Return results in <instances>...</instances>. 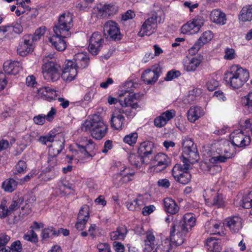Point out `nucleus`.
<instances>
[{"label": "nucleus", "mask_w": 252, "mask_h": 252, "mask_svg": "<svg viewBox=\"0 0 252 252\" xmlns=\"http://www.w3.org/2000/svg\"><path fill=\"white\" fill-rule=\"evenodd\" d=\"M97 248L98 252H111L110 246L106 243L98 244Z\"/></svg>", "instance_id": "nucleus-64"}, {"label": "nucleus", "mask_w": 252, "mask_h": 252, "mask_svg": "<svg viewBox=\"0 0 252 252\" xmlns=\"http://www.w3.org/2000/svg\"><path fill=\"white\" fill-rule=\"evenodd\" d=\"M221 222L215 220H211L206 222L205 229L210 234H220Z\"/></svg>", "instance_id": "nucleus-34"}, {"label": "nucleus", "mask_w": 252, "mask_h": 252, "mask_svg": "<svg viewBox=\"0 0 252 252\" xmlns=\"http://www.w3.org/2000/svg\"><path fill=\"white\" fill-rule=\"evenodd\" d=\"M88 220V219H82V216H79V218H77V221L75 224L76 229L79 231L83 230L85 228Z\"/></svg>", "instance_id": "nucleus-58"}, {"label": "nucleus", "mask_w": 252, "mask_h": 252, "mask_svg": "<svg viewBox=\"0 0 252 252\" xmlns=\"http://www.w3.org/2000/svg\"><path fill=\"white\" fill-rule=\"evenodd\" d=\"M72 155L71 156L66 155V158L68 159V162H71V160L75 159L81 160L83 162L88 161L87 156H89L86 150L85 149L84 146H81L78 144H76V148L71 150Z\"/></svg>", "instance_id": "nucleus-15"}, {"label": "nucleus", "mask_w": 252, "mask_h": 252, "mask_svg": "<svg viewBox=\"0 0 252 252\" xmlns=\"http://www.w3.org/2000/svg\"><path fill=\"white\" fill-rule=\"evenodd\" d=\"M53 36L49 38V41L52 45L58 51H63L66 47V42L63 38L66 37H63L60 35Z\"/></svg>", "instance_id": "nucleus-35"}, {"label": "nucleus", "mask_w": 252, "mask_h": 252, "mask_svg": "<svg viewBox=\"0 0 252 252\" xmlns=\"http://www.w3.org/2000/svg\"><path fill=\"white\" fill-rule=\"evenodd\" d=\"M56 230L52 226L48 227L42 229L41 233L42 241H47L52 239L54 236H57Z\"/></svg>", "instance_id": "nucleus-41"}, {"label": "nucleus", "mask_w": 252, "mask_h": 252, "mask_svg": "<svg viewBox=\"0 0 252 252\" xmlns=\"http://www.w3.org/2000/svg\"><path fill=\"white\" fill-rule=\"evenodd\" d=\"M213 34L210 31L203 32L198 40L189 50V54L195 55L200 48L205 44L209 42L213 38Z\"/></svg>", "instance_id": "nucleus-17"}, {"label": "nucleus", "mask_w": 252, "mask_h": 252, "mask_svg": "<svg viewBox=\"0 0 252 252\" xmlns=\"http://www.w3.org/2000/svg\"><path fill=\"white\" fill-rule=\"evenodd\" d=\"M161 73V68L159 64L153 65L152 69L146 70L142 75L144 82L148 85H153L158 80Z\"/></svg>", "instance_id": "nucleus-10"}, {"label": "nucleus", "mask_w": 252, "mask_h": 252, "mask_svg": "<svg viewBox=\"0 0 252 252\" xmlns=\"http://www.w3.org/2000/svg\"><path fill=\"white\" fill-rule=\"evenodd\" d=\"M225 55L224 58L227 60H231L235 59L236 54L234 49L232 48H227L225 49Z\"/></svg>", "instance_id": "nucleus-60"}, {"label": "nucleus", "mask_w": 252, "mask_h": 252, "mask_svg": "<svg viewBox=\"0 0 252 252\" xmlns=\"http://www.w3.org/2000/svg\"><path fill=\"white\" fill-rule=\"evenodd\" d=\"M125 119L124 116L116 110L111 116V126L117 130H121L125 126Z\"/></svg>", "instance_id": "nucleus-24"}, {"label": "nucleus", "mask_w": 252, "mask_h": 252, "mask_svg": "<svg viewBox=\"0 0 252 252\" xmlns=\"http://www.w3.org/2000/svg\"><path fill=\"white\" fill-rule=\"evenodd\" d=\"M196 219L191 214H185L180 220H175L172 223L173 232L175 230L188 233L195 225Z\"/></svg>", "instance_id": "nucleus-5"}, {"label": "nucleus", "mask_w": 252, "mask_h": 252, "mask_svg": "<svg viewBox=\"0 0 252 252\" xmlns=\"http://www.w3.org/2000/svg\"><path fill=\"white\" fill-rule=\"evenodd\" d=\"M192 148L188 147H183V162L185 163V160H187L190 163L193 164L198 161L199 159V154L196 148V152H195V155L196 157H193L191 153L192 152Z\"/></svg>", "instance_id": "nucleus-31"}, {"label": "nucleus", "mask_w": 252, "mask_h": 252, "mask_svg": "<svg viewBox=\"0 0 252 252\" xmlns=\"http://www.w3.org/2000/svg\"><path fill=\"white\" fill-rule=\"evenodd\" d=\"M80 215L82 217V219H89L90 217L89 206L87 205H83L79 210L78 218L80 216Z\"/></svg>", "instance_id": "nucleus-57"}, {"label": "nucleus", "mask_w": 252, "mask_h": 252, "mask_svg": "<svg viewBox=\"0 0 252 252\" xmlns=\"http://www.w3.org/2000/svg\"><path fill=\"white\" fill-rule=\"evenodd\" d=\"M201 63V61L200 59L195 58L188 59L185 61L184 67L188 71H193L196 69Z\"/></svg>", "instance_id": "nucleus-38"}, {"label": "nucleus", "mask_w": 252, "mask_h": 252, "mask_svg": "<svg viewBox=\"0 0 252 252\" xmlns=\"http://www.w3.org/2000/svg\"><path fill=\"white\" fill-rule=\"evenodd\" d=\"M239 18L245 22L252 20V4L242 8Z\"/></svg>", "instance_id": "nucleus-42"}, {"label": "nucleus", "mask_w": 252, "mask_h": 252, "mask_svg": "<svg viewBox=\"0 0 252 252\" xmlns=\"http://www.w3.org/2000/svg\"><path fill=\"white\" fill-rule=\"evenodd\" d=\"M154 160L157 162L155 165V170L157 172L161 171L170 164L169 158L163 153H158L154 157Z\"/></svg>", "instance_id": "nucleus-20"}, {"label": "nucleus", "mask_w": 252, "mask_h": 252, "mask_svg": "<svg viewBox=\"0 0 252 252\" xmlns=\"http://www.w3.org/2000/svg\"><path fill=\"white\" fill-rule=\"evenodd\" d=\"M158 16L156 12H152L150 17L142 25L139 32L140 36L150 35L156 31Z\"/></svg>", "instance_id": "nucleus-8"}, {"label": "nucleus", "mask_w": 252, "mask_h": 252, "mask_svg": "<svg viewBox=\"0 0 252 252\" xmlns=\"http://www.w3.org/2000/svg\"><path fill=\"white\" fill-rule=\"evenodd\" d=\"M73 61H74L78 70L85 68L88 66L89 58L83 53H79L74 56Z\"/></svg>", "instance_id": "nucleus-30"}, {"label": "nucleus", "mask_w": 252, "mask_h": 252, "mask_svg": "<svg viewBox=\"0 0 252 252\" xmlns=\"http://www.w3.org/2000/svg\"><path fill=\"white\" fill-rule=\"evenodd\" d=\"M175 246L170 240L165 239L162 242L160 246L157 248V250L160 252H173V249Z\"/></svg>", "instance_id": "nucleus-44"}, {"label": "nucleus", "mask_w": 252, "mask_h": 252, "mask_svg": "<svg viewBox=\"0 0 252 252\" xmlns=\"http://www.w3.org/2000/svg\"><path fill=\"white\" fill-rule=\"evenodd\" d=\"M206 246L210 252H220L221 250L220 240L212 237L207 239Z\"/></svg>", "instance_id": "nucleus-37"}, {"label": "nucleus", "mask_w": 252, "mask_h": 252, "mask_svg": "<svg viewBox=\"0 0 252 252\" xmlns=\"http://www.w3.org/2000/svg\"><path fill=\"white\" fill-rule=\"evenodd\" d=\"M81 128L84 131H90L92 137L97 140H100L105 136L107 129L101 117L96 114L93 115L90 120L85 122Z\"/></svg>", "instance_id": "nucleus-1"}, {"label": "nucleus", "mask_w": 252, "mask_h": 252, "mask_svg": "<svg viewBox=\"0 0 252 252\" xmlns=\"http://www.w3.org/2000/svg\"><path fill=\"white\" fill-rule=\"evenodd\" d=\"M224 224L232 233H237L242 228V219L237 216L229 217L224 220Z\"/></svg>", "instance_id": "nucleus-16"}, {"label": "nucleus", "mask_w": 252, "mask_h": 252, "mask_svg": "<svg viewBox=\"0 0 252 252\" xmlns=\"http://www.w3.org/2000/svg\"><path fill=\"white\" fill-rule=\"evenodd\" d=\"M24 202V198L23 197H15L14 200L12 202L11 205L9 207V211L11 213L14 210L17 209Z\"/></svg>", "instance_id": "nucleus-52"}, {"label": "nucleus", "mask_w": 252, "mask_h": 252, "mask_svg": "<svg viewBox=\"0 0 252 252\" xmlns=\"http://www.w3.org/2000/svg\"><path fill=\"white\" fill-rule=\"evenodd\" d=\"M204 20L201 17H196L184 25L181 28L183 33L194 34L198 32L203 25Z\"/></svg>", "instance_id": "nucleus-11"}, {"label": "nucleus", "mask_w": 252, "mask_h": 252, "mask_svg": "<svg viewBox=\"0 0 252 252\" xmlns=\"http://www.w3.org/2000/svg\"><path fill=\"white\" fill-rule=\"evenodd\" d=\"M64 140L63 139L62 140L55 142L53 144L54 148L49 149V157H54L56 158V157L58 155L64 148Z\"/></svg>", "instance_id": "nucleus-40"}, {"label": "nucleus", "mask_w": 252, "mask_h": 252, "mask_svg": "<svg viewBox=\"0 0 252 252\" xmlns=\"http://www.w3.org/2000/svg\"><path fill=\"white\" fill-rule=\"evenodd\" d=\"M130 163L137 168H140L143 164H148V160L139 154H131L128 157Z\"/></svg>", "instance_id": "nucleus-36"}, {"label": "nucleus", "mask_w": 252, "mask_h": 252, "mask_svg": "<svg viewBox=\"0 0 252 252\" xmlns=\"http://www.w3.org/2000/svg\"><path fill=\"white\" fill-rule=\"evenodd\" d=\"M210 19L213 22L220 25L225 24L227 21L225 14L218 9H215L211 12Z\"/></svg>", "instance_id": "nucleus-32"}, {"label": "nucleus", "mask_w": 252, "mask_h": 252, "mask_svg": "<svg viewBox=\"0 0 252 252\" xmlns=\"http://www.w3.org/2000/svg\"><path fill=\"white\" fill-rule=\"evenodd\" d=\"M137 137L138 135L136 132L132 133L125 136L124 141L129 145H132L136 143Z\"/></svg>", "instance_id": "nucleus-55"}, {"label": "nucleus", "mask_w": 252, "mask_h": 252, "mask_svg": "<svg viewBox=\"0 0 252 252\" xmlns=\"http://www.w3.org/2000/svg\"><path fill=\"white\" fill-rule=\"evenodd\" d=\"M229 158L224 156L219 155L218 156L212 157L210 159V161L212 163H216L218 162H224Z\"/></svg>", "instance_id": "nucleus-63"}, {"label": "nucleus", "mask_w": 252, "mask_h": 252, "mask_svg": "<svg viewBox=\"0 0 252 252\" xmlns=\"http://www.w3.org/2000/svg\"><path fill=\"white\" fill-rule=\"evenodd\" d=\"M203 196L206 202L217 207L224 206V202L221 194L218 193L216 190L212 189H205Z\"/></svg>", "instance_id": "nucleus-9"}, {"label": "nucleus", "mask_w": 252, "mask_h": 252, "mask_svg": "<svg viewBox=\"0 0 252 252\" xmlns=\"http://www.w3.org/2000/svg\"><path fill=\"white\" fill-rule=\"evenodd\" d=\"M17 182L13 179L10 178L4 181L2 184V188L5 191L12 192L17 187Z\"/></svg>", "instance_id": "nucleus-43"}, {"label": "nucleus", "mask_w": 252, "mask_h": 252, "mask_svg": "<svg viewBox=\"0 0 252 252\" xmlns=\"http://www.w3.org/2000/svg\"><path fill=\"white\" fill-rule=\"evenodd\" d=\"M84 147L86 152L89 155V156H87V158H88V160L90 161L92 159V158L96 154L95 145L92 140H89L88 141L87 143Z\"/></svg>", "instance_id": "nucleus-47"}, {"label": "nucleus", "mask_w": 252, "mask_h": 252, "mask_svg": "<svg viewBox=\"0 0 252 252\" xmlns=\"http://www.w3.org/2000/svg\"><path fill=\"white\" fill-rule=\"evenodd\" d=\"M3 70L7 74L15 75L22 70V65L18 61H7L3 63Z\"/></svg>", "instance_id": "nucleus-23"}, {"label": "nucleus", "mask_w": 252, "mask_h": 252, "mask_svg": "<svg viewBox=\"0 0 252 252\" xmlns=\"http://www.w3.org/2000/svg\"><path fill=\"white\" fill-rule=\"evenodd\" d=\"M78 70L75 63L72 60L66 61L64 64L63 73L66 80L69 81L73 80L78 73Z\"/></svg>", "instance_id": "nucleus-18"}, {"label": "nucleus", "mask_w": 252, "mask_h": 252, "mask_svg": "<svg viewBox=\"0 0 252 252\" xmlns=\"http://www.w3.org/2000/svg\"><path fill=\"white\" fill-rule=\"evenodd\" d=\"M206 87L209 91H214L218 86V82L214 78H209L206 82Z\"/></svg>", "instance_id": "nucleus-59"}, {"label": "nucleus", "mask_w": 252, "mask_h": 252, "mask_svg": "<svg viewBox=\"0 0 252 252\" xmlns=\"http://www.w3.org/2000/svg\"><path fill=\"white\" fill-rule=\"evenodd\" d=\"M182 146L183 147H188L192 148V152L191 153V155L192 154V156L195 158L196 157L195 155V152H196V146L194 145V142L192 140L189 138L186 137L185 138L182 142Z\"/></svg>", "instance_id": "nucleus-54"}, {"label": "nucleus", "mask_w": 252, "mask_h": 252, "mask_svg": "<svg viewBox=\"0 0 252 252\" xmlns=\"http://www.w3.org/2000/svg\"><path fill=\"white\" fill-rule=\"evenodd\" d=\"M224 80L233 89H239L248 80L249 72L247 69L236 67V70L227 71L224 74Z\"/></svg>", "instance_id": "nucleus-2"}, {"label": "nucleus", "mask_w": 252, "mask_h": 252, "mask_svg": "<svg viewBox=\"0 0 252 252\" xmlns=\"http://www.w3.org/2000/svg\"><path fill=\"white\" fill-rule=\"evenodd\" d=\"M6 31L8 33H12L14 32L15 33H20L23 31L22 26L19 23H13L12 25H7L5 28Z\"/></svg>", "instance_id": "nucleus-48"}, {"label": "nucleus", "mask_w": 252, "mask_h": 252, "mask_svg": "<svg viewBox=\"0 0 252 252\" xmlns=\"http://www.w3.org/2000/svg\"><path fill=\"white\" fill-rule=\"evenodd\" d=\"M42 68L43 77L46 80L55 82L59 79L61 67L58 64L53 61L45 62Z\"/></svg>", "instance_id": "nucleus-7"}, {"label": "nucleus", "mask_w": 252, "mask_h": 252, "mask_svg": "<svg viewBox=\"0 0 252 252\" xmlns=\"http://www.w3.org/2000/svg\"><path fill=\"white\" fill-rule=\"evenodd\" d=\"M47 162L48 166L45 168L46 172H52L50 177L49 176L45 178V181H48L54 179L57 174L58 171L56 167L57 165V159L54 157H48Z\"/></svg>", "instance_id": "nucleus-26"}, {"label": "nucleus", "mask_w": 252, "mask_h": 252, "mask_svg": "<svg viewBox=\"0 0 252 252\" xmlns=\"http://www.w3.org/2000/svg\"><path fill=\"white\" fill-rule=\"evenodd\" d=\"M141 196H139L133 201L126 202V205L127 208L130 211L140 210L143 205V202L141 199Z\"/></svg>", "instance_id": "nucleus-39"}, {"label": "nucleus", "mask_w": 252, "mask_h": 252, "mask_svg": "<svg viewBox=\"0 0 252 252\" xmlns=\"http://www.w3.org/2000/svg\"><path fill=\"white\" fill-rule=\"evenodd\" d=\"M33 43L32 41L29 39V37L26 35L23 37V41L21 42L17 48L18 53L24 56L30 52L32 51L33 49Z\"/></svg>", "instance_id": "nucleus-22"}, {"label": "nucleus", "mask_w": 252, "mask_h": 252, "mask_svg": "<svg viewBox=\"0 0 252 252\" xmlns=\"http://www.w3.org/2000/svg\"><path fill=\"white\" fill-rule=\"evenodd\" d=\"M99 11L105 16L107 15L110 16L115 13V7L114 5L105 4L100 9Z\"/></svg>", "instance_id": "nucleus-53"}, {"label": "nucleus", "mask_w": 252, "mask_h": 252, "mask_svg": "<svg viewBox=\"0 0 252 252\" xmlns=\"http://www.w3.org/2000/svg\"><path fill=\"white\" fill-rule=\"evenodd\" d=\"M94 0H83L77 4L76 7L80 10H86L90 7V4H92Z\"/></svg>", "instance_id": "nucleus-56"}, {"label": "nucleus", "mask_w": 252, "mask_h": 252, "mask_svg": "<svg viewBox=\"0 0 252 252\" xmlns=\"http://www.w3.org/2000/svg\"><path fill=\"white\" fill-rule=\"evenodd\" d=\"M104 34L109 36L113 40H120L122 38L120 29L118 24L113 21H108L104 25Z\"/></svg>", "instance_id": "nucleus-13"}, {"label": "nucleus", "mask_w": 252, "mask_h": 252, "mask_svg": "<svg viewBox=\"0 0 252 252\" xmlns=\"http://www.w3.org/2000/svg\"><path fill=\"white\" fill-rule=\"evenodd\" d=\"M155 237L154 234L151 232L146 233V239L145 240L146 247L145 251L150 252L153 249Z\"/></svg>", "instance_id": "nucleus-46"}, {"label": "nucleus", "mask_w": 252, "mask_h": 252, "mask_svg": "<svg viewBox=\"0 0 252 252\" xmlns=\"http://www.w3.org/2000/svg\"><path fill=\"white\" fill-rule=\"evenodd\" d=\"M127 170L128 169L125 168L117 175L114 181L115 184L119 186L132 180V177L134 176V172L130 173L127 171Z\"/></svg>", "instance_id": "nucleus-25"}, {"label": "nucleus", "mask_w": 252, "mask_h": 252, "mask_svg": "<svg viewBox=\"0 0 252 252\" xmlns=\"http://www.w3.org/2000/svg\"><path fill=\"white\" fill-rule=\"evenodd\" d=\"M204 115L203 109L198 106H191L188 112V119L194 123Z\"/></svg>", "instance_id": "nucleus-29"}, {"label": "nucleus", "mask_w": 252, "mask_h": 252, "mask_svg": "<svg viewBox=\"0 0 252 252\" xmlns=\"http://www.w3.org/2000/svg\"><path fill=\"white\" fill-rule=\"evenodd\" d=\"M55 136L49 133L45 136H41L39 137L38 141L43 145H46L47 142H52L54 141Z\"/></svg>", "instance_id": "nucleus-61"}, {"label": "nucleus", "mask_w": 252, "mask_h": 252, "mask_svg": "<svg viewBox=\"0 0 252 252\" xmlns=\"http://www.w3.org/2000/svg\"><path fill=\"white\" fill-rule=\"evenodd\" d=\"M46 30V28L45 27H41L35 31L33 34H28L26 35L29 36V39L31 41L32 40V42L33 43L40 39L41 37L44 34Z\"/></svg>", "instance_id": "nucleus-45"}, {"label": "nucleus", "mask_w": 252, "mask_h": 252, "mask_svg": "<svg viewBox=\"0 0 252 252\" xmlns=\"http://www.w3.org/2000/svg\"><path fill=\"white\" fill-rule=\"evenodd\" d=\"M163 204L165 212L171 215H175L179 211V206L176 202L171 198H165L163 200Z\"/></svg>", "instance_id": "nucleus-28"}, {"label": "nucleus", "mask_w": 252, "mask_h": 252, "mask_svg": "<svg viewBox=\"0 0 252 252\" xmlns=\"http://www.w3.org/2000/svg\"><path fill=\"white\" fill-rule=\"evenodd\" d=\"M231 143L238 147H243L249 145L250 137L245 135L243 132L239 129L233 131L230 135Z\"/></svg>", "instance_id": "nucleus-14"}, {"label": "nucleus", "mask_w": 252, "mask_h": 252, "mask_svg": "<svg viewBox=\"0 0 252 252\" xmlns=\"http://www.w3.org/2000/svg\"><path fill=\"white\" fill-rule=\"evenodd\" d=\"M154 144L150 141H145L140 143L138 149V154L144 157L149 161L154 153Z\"/></svg>", "instance_id": "nucleus-19"}, {"label": "nucleus", "mask_w": 252, "mask_h": 252, "mask_svg": "<svg viewBox=\"0 0 252 252\" xmlns=\"http://www.w3.org/2000/svg\"><path fill=\"white\" fill-rule=\"evenodd\" d=\"M23 238L25 240L31 242L33 244H36L38 241L37 235L33 229L30 230L26 234H25L23 236Z\"/></svg>", "instance_id": "nucleus-49"}, {"label": "nucleus", "mask_w": 252, "mask_h": 252, "mask_svg": "<svg viewBox=\"0 0 252 252\" xmlns=\"http://www.w3.org/2000/svg\"><path fill=\"white\" fill-rule=\"evenodd\" d=\"M126 94H127V96H126L124 100L119 101V103L122 106V108L117 111L122 115L125 114L127 118H130L135 115V113L133 112L132 109H137L139 106L137 102H134L133 94L130 95L129 91H126L125 95Z\"/></svg>", "instance_id": "nucleus-4"}, {"label": "nucleus", "mask_w": 252, "mask_h": 252, "mask_svg": "<svg viewBox=\"0 0 252 252\" xmlns=\"http://www.w3.org/2000/svg\"><path fill=\"white\" fill-rule=\"evenodd\" d=\"M72 22V15L70 13H63L59 18L58 23L55 26L54 32L57 35L67 37L70 33L69 31Z\"/></svg>", "instance_id": "nucleus-3"}, {"label": "nucleus", "mask_w": 252, "mask_h": 252, "mask_svg": "<svg viewBox=\"0 0 252 252\" xmlns=\"http://www.w3.org/2000/svg\"><path fill=\"white\" fill-rule=\"evenodd\" d=\"M189 165L185 163L183 165L176 164L173 168L172 174L176 181L182 184H187L191 179V174L188 172Z\"/></svg>", "instance_id": "nucleus-6"}, {"label": "nucleus", "mask_w": 252, "mask_h": 252, "mask_svg": "<svg viewBox=\"0 0 252 252\" xmlns=\"http://www.w3.org/2000/svg\"><path fill=\"white\" fill-rule=\"evenodd\" d=\"M180 75L181 73L179 71L171 70L167 72L165 80L166 81H170L174 78H177Z\"/></svg>", "instance_id": "nucleus-62"}, {"label": "nucleus", "mask_w": 252, "mask_h": 252, "mask_svg": "<svg viewBox=\"0 0 252 252\" xmlns=\"http://www.w3.org/2000/svg\"><path fill=\"white\" fill-rule=\"evenodd\" d=\"M241 204L243 208L246 209L252 208V190L243 197Z\"/></svg>", "instance_id": "nucleus-50"}, {"label": "nucleus", "mask_w": 252, "mask_h": 252, "mask_svg": "<svg viewBox=\"0 0 252 252\" xmlns=\"http://www.w3.org/2000/svg\"><path fill=\"white\" fill-rule=\"evenodd\" d=\"M175 116V111L172 109L167 110L154 120V124L156 126L161 127L165 126L167 122Z\"/></svg>", "instance_id": "nucleus-21"}, {"label": "nucleus", "mask_w": 252, "mask_h": 252, "mask_svg": "<svg viewBox=\"0 0 252 252\" xmlns=\"http://www.w3.org/2000/svg\"><path fill=\"white\" fill-rule=\"evenodd\" d=\"M127 233V229L125 225L121 224L117 227L116 230L110 233L111 240H124Z\"/></svg>", "instance_id": "nucleus-33"}, {"label": "nucleus", "mask_w": 252, "mask_h": 252, "mask_svg": "<svg viewBox=\"0 0 252 252\" xmlns=\"http://www.w3.org/2000/svg\"><path fill=\"white\" fill-rule=\"evenodd\" d=\"M104 39L99 32H94L89 40V51L93 55H96L102 47Z\"/></svg>", "instance_id": "nucleus-12"}, {"label": "nucleus", "mask_w": 252, "mask_h": 252, "mask_svg": "<svg viewBox=\"0 0 252 252\" xmlns=\"http://www.w3.org/2000/svg\"><path fill=\"white\" fill-rule=\"evenodd\" d=\"M241 103L242 105L247 107L250 112H252V92L243 97L241 98Z\"/></svg>", "instance_id": "nucleus-51"}, {"label": "nucleus", "mask_w": 252, "mask_h": 252, "mask_svg": "<svg viewBox=\"0 0 252 252\" xmlns=\"http://www.w3.org/2000/svg\"><path fill=\"white\" fill-rule=\"evenodd\" d=\"M187 233H184L181 231L175 230L173 232V225L171 226L170 231V241L175 247L181 245L184 242L185 236Z\"/></svg>", "instance_id": "nucleus-27"}]
</instances>
